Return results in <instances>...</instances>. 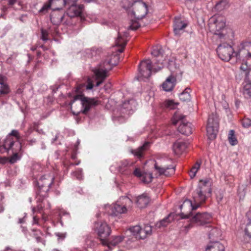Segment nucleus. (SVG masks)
I'll return each mask as SVG.
<instances>
[{
    "mask_svg": "<svg viewBox=\"0 0 251 251\" xmlns=\"http://www.w3.org/2000/svg\"><path fill=\"white\" fill-rule=\"evenodd\" d=\"M211 192V182L205 178L200 180L197 188L193 194V202L186 199L180 206L181 219H190L191 224L199 226H206L210 225L212 220L211 215L206 212L198 213L192 216V211L196 210L201 204L204 202L207 195Z\"/></svg>",
    "mask_w": 251,
    "mask_h": 251,
    "instance_id": "f257e3e1",
    "label": "nucleus"
},
{
    "mask_svg": "<svg viewBox=\"0 0 251 251\" xmlns=\"http://www.w3.org/2000/svg\"><path fill=\"white\" fill-rule=\"evenodd\" d=\"M118 57L115 54H111L99 66L93 70L95 79L97 81L95 86H99L107 76V73L112 66L116 65Z\"/></svg>",
    "mask_w": 251,
    "mask_h": 251,
    "instance_id": "f03ea898",
    "label": "nucleus"
},
{
    "mask_svg": "<svg viewBox=\"0 0 251 251\" xmlns=\"http://www.w3.org/2000/svg\"><path fill=\"white\" fill-rule=\"evenodd\" d=\"M21 139V136L19 131L12 130L1 144H0V151H7L9 150L16 152L20 151L22 148Z\"/></svg>",
    "mask_w": 251,
    "mask_h": 251,
    "instance_id": "7ed1b4c3",
    "label": "nucleus"
},
{
    "mask_svg": "<svg viewBox=\"0 0 251 251\" xmlns=\"http://www.w3.org/2000/svg\"><path fill=\"white\" fill-rule=\"evenodd\" d=\"M76 102L80 105V111H77L76 114L80 112L83 114H86L90 109L100 104V101L97 98H90L81 95H75L71 100L70 105L71 109L77 104Z\"/></svg>",
    "mask_w": 251,
    "mask_h": 251,
    "instance_id": "20e7f679",
    "label": "nucleus"
},
{
    "mask_svg": "<svg viewBox=\"0 0 251 251\" xmlns=\"http://www.w3.org/2000/svg\"><path fill=\"white\" fill-rule=\"evenodd\" d=\"M54 179L53 175L48 174L42 176L38 180L36 190V198L38 201H42L48 197V192L53 184Z\"/></svg>",
    "mask_w": 251,
    "mask_h": 251,
    "instance_id": "39448f33",
    "label": "nucleus"
},
{
    "mask_svg": "<svg viewBox=\"0 0 251 251\" xmlns=\"http://www.w3.org/2000/svg\"><path fill=\"white\" fill-rule=\"evenodd\" d=\"M132 201L128 197L124 196L121 197L117 202L111 205L106 206L108 208V213L111 216H117L126 212L127 208L130 207Z\"/></svg>",
    "mask_w": 251,
    "mask_h": 251,
    "instance_id": "423d86ee",
    "label": "nucleus"
},
{
    "mask_svg": "<svg viewBox=\"0 0 251 251\" xmlns=\"http://www.w3.org/2000/svg\"><path fill=\"white\" fill-rule=\"evenodd\" d=\"M172 122L175 126L179 124L178 131L182 134L188 136L192 133L191 124L186 120L185 116L176 113L172 118Z\"/></svg>",
    "mask_w": 251,
    "mask_h": 251,
    "instance_id": "0eeeda50",
    "label": "nucleus"
},
{
    "mask_svg": "<svg viewBox=\"0 0 251 251\" xmlns=\"http://www.w3.org/2000/svg\"><path fill=\"white\" fill-rule=\"evenodd\" d=\"M226 26L225 20L223 17H219L217 18L212 17L209 23L210 30L214 34L221 38L224 36L222 31Z\"/></svg>",
    "mask_w": 251,
    "mask_h": 251,
    "instance_id": "6e6552de",
    "label": "nucleus"
},
{
    "mask_svg": "<svg viewBox=\"0 0 251 251\" xmlns=\"http://www.w3.org/2000/svg\"><path fill=\"white\" fill-rule=\"evenodd\" d=\"M147 13V5L141 0H135L131 10L128 11V14H131L137 19L143 18Z\"/></svg>",
    "mask_w": 251,
    "mask_h": 251,
    "instance_id": "1a4fd4ad",
    "label": "nucleus"
},
{
    "mask_svg": "<svg viewBox=\"0 0 251 251\" xmlns=\"http://www.w3.org/2000/svg\"><path fill=\"white\" fill-rule=\"evenodd\" d=\"M218 128V119L216 115L212 114L209 116L207 121L206 130L208 139L213 140L216 137Z\"/></svg>",
    "mask_w": 251,
    "mask_h": 251,
    "instance_id": "9d476101",
    "label": "nucleus"
},
{
    "mask_svg": "<svg viewBox=\"0 0 251 251\" xmlns=\"http://www.w3.org/2000/svg\"><path fill=\"white\" fill-rule=\"evenodd\" d=\"M219 57L223 60L228 61L235 56V51L232 46L226 43L219 45L216 50Z\"/></svg>",
    "mask_w": 251,
    "mask_h": 251,
    "instance_id": "9b49d317",
    "label": "nucleus"
},
{
    "mask_svg": "<svg viewBox=\"0 0 251 251\" xmlns=\"http://www.w3.org/2000/svg\"><path fill=\"white\" fill-rule=\"evenodd\" d=\"M132 236L138 238L144 239L147 236L150 235L152 232V227L148 225H145L144 228H141L139 226H133L129 228Z\"/></svg>",
    "mask_w": 251,
    "mask_h": 251,
    "instance_id": "f8f14e48",
    "label": "nucleus"
},
{
    "mask_svg": "<svg viewBox=\"0 0 251 251\" xmlns=\"http://www.w3.org/2000/svg\"><path fill=\"white\" fill-rule=\"evenodd\" d=\"M95 228L101 244L105 245L107 242L106 240L104 239L108 237L111 232L110 229L108 225L105 222H96L95 224Z\"/></svg>",
    "mask_w": 251,
    "mask_h": 251,
    "instance_id": "ddd939ff",
    "label": "nucleus"
},
{
    "mask_svg": "<svg viewBox=\"0 0 251 251\" xmlns=\"http://www.w3.org/2000/svg\"><path fill=\"white\" fill-rule=\"evenodd\" d=\"M154 169L159 176L164 175L166 176H169L174 174L175 172V166L166 164L164 162L160 163L156 162L154 164Z\"/></svg>",
    "mask_w": 251,
    "mask_h": 251,
    "instance_id": "4468645a",
    "label": "nucleus"
},
{
    "mask_svg": "<svg viewBox=\"0 0 251 251\" xmlns=\"http://www.w3.org/2000/svg\"><path fill=\"white\" fill-rule=\"evenodd\" d=\"M235 56L239 59L251 57V42H245L241 43L238 47V52L235 51Z\"/></svg>",
    "mask_w": 251,
    "mask_h": 251,
    "instance_id": "2eb2a0df",
    "label": "nucleus"
},
{
    "mask_svg": "<svg viewBox=\"0 0 251 251\" xmlns=\"http://www.w3.org/2000/svg\"><path fill=\"white\" fill-rule=\"evenodd\" d=\"M163 50L160 47H155L153 48L151 54L153 56L157 57L154 65L155 71H158L162 68L164 65L167 63L166 59H163Z\"/></svg>",
    "mask_w": 251,
    "mask_h": 251,
    "instance_id": "dca6fc26",
    "label": "nucleus"
},
{
    "mask_svg": "<svg viewBox=\"0 0 251 251\" xmlns=\"http://www.w3.org/2000/svg\"><path fill=\"white\" fill-rule=\"evenodd\" d=\"M154 67H152L151 61L149 59L144 60L141 62L139 65L138 71L141 76L145 78H149L151 75L152 70L155 71L153 69Z\"/></svg>",
    "mask_w": 251,
    "mask_h": 251,
    "instance_id": "f3484780",
    "label": "nucleus"
},
{
    "mask_svg": "<svg viewBox=\"0 0 251 251\" xmlns=\"http://www.w3.org/2000/svg\"><path fill=\"white\" fill-rule=\"evenodd\" d=\"M187 23L181 18L176 17L174 20V31L176 35L179 36L187 26Z\"/></svg>",
    "mask_w": 251,
    "mask_h": 251,
    "instance_id": "a211bd4d",
    "label": "nucleus"
},
{
    "mask_svg": "<svg viewBox=\"0 0 251 251\" xmlns=\"http://www.w3.org/2000/svg\"><path fill=\"white\" fill-rule=\"evenodd\" d=\"M133 164L134 163L127 160L121 161L118 166V171L122 174L129 175L132 173L130 168Z\"/></svg>",
    "mask_w": 251,
    "mask_h": 251,
    "instance_id": "6ab92c4d",
    "label": "nucleus"
},
{
    "mask_svg": "<svg viewBox=\"0 0 251 251\" xmlns=\"http://www.w3.org/2000/svg\"><path fill=\"white\" fill-rule=\"evenodd\" d=\"M206 231L208 233L209 239L214 240L221 236V231L215 226L210 225L205 226Z\"/></svg>",
    "mask_w": 251,
    "mask_h": 251,
    "instance_id": "aec40b11",
    "label": "nucleus"
},
{
    "mask_svg": "<svg viewBox=\"0 0 251 251\" xmlns=\"http://www.w3.org/2000/svg\"><path fill=\"white\" fill-rule=\"evenodd\" d=\"M176 78L172 75H170L162 84L164 91L169 92L172 91L176 84Z\"/></svg>",
    "mask_w": 251,
    "mask_h": 251,
    "instance_id": "412c9836",
    "label": "nucleus"
},
{
    "mask_svg": "<svg viewBox=\"0 0 251 251\" xmlns=\"http://www.w3.org/2000/svg\"><path fill=\"white\" fill-rule=\"evenodd\" d=\"M187 147V144L183 141H177L173 146L174 153L177 155L181 154L184 152Z\"/></svg>",
    "mask_w": 251,
    "mask_h": 251,
    "instance_id": "4be33fe9",
    "label": "nucleus"
},
{
    "mask_svg": "<svg viewBox=\"0 0 251 251\" xmlns=\"http://www.w3.org/2000/svg\"><path fill=\"white\" fill-rule=\"evenodd\" d=\"M128 34L126 31L124 32L123 36L120 32L118 33V36L115 41V44L117 46L121 47L120 49H118L119 52H122L124 51V48L126 45V38L127 37Z\"/></svg>",
    "mask_w": 251,
    "mask_h": 251,
    "instance_id": "5701e85b",
    "label": "nucleus"
},
{
    "mask_svg": "<svg viewBox=\"0 0 251 251\" xmlns=\"http://www.w3.org/2000/svg\"><path fill=\"white\" fill-rule=\"evenodd\" d=\"M83 8V5L77 6L75 4H72L67 10V14L70 17L80 16L82 12Z\"/></svg>",
    "mask_w": 251,
    "mask_h": 251,
    "instance_id": "b1692460",
    "label": "nucleus"
},
{
    "mask_svg": "<svg viewBox=\"0 0 251 251\" xmlns=\"http://www.w3.org/2000/svg\"><path fill=\"white\" fill-rule=\"evenodd\" d=\"M58 2L60 3L62 5H65L66 4L65 0H49V3H45L39 10V13L41 14L46 13L51 5H56Z\"/></svg>",
    "mask_w": 251,
    "mask_h": 251,
    "instance_id": "393cba45",
    "label": "nucleus"
},
{
    "mask_svg": "<svg viewBox=\"0 0 251 251\" xmlns=\"http://www.w3.org/2000/svg\"><path fill=\"white\" fill-rule=\"evenodd\" d=\"M150 201V199L146 194H143L136 198V203L140 208L146 207Z\"/></svg>",
    "mask_w": 251,
    "mask_h": 251,
    "instance_id": "a878e982",
    "label": "nucleus"
},
{
    "mask_svg": "<svg viewBox=\"0 0 251 251\" xmlns=\"http://www.w3.org/2000/svg\"><path fill=\"white\" fill-rule=\"evenodd\" d=\"M64 14L63 12L60 11H54L50 16L51 22L55 25L59 24L63 21Z\"/></svg>",
    "mask_w": 251,
    "mask_h": 251,
    "instance_id": "bb28decb",
    "label": "nucleus"
},
{
    "mask_svg": "<svg viewBox=\"0 0 251 251\" xmlns=\"http://www.w3.org/2000/svg\"><path fill=\"white\" fill-rule=\"evenodd\" d=\"M224 245L217 241H211L207 246L205 251H224Z\"/></svg>",
    "mask_w": 251,
    "mask_h": 251,
    "instance_id": "cd10ccee",
    "label": "nucleus"
},
{
    "mask_svg": "<svg viewBox=\"0 0 251 251\" xmlns=\"http://www.w3.org/2000/svg\"><path fill=\"white\" fill-rule=\"evenodd\" d=\"M124 238V237L121 235L112 236L109 240H106L107 243L104 245L107 246L108 248L110 246H116L123 241Z\"/></svg>",
    "mask_w": 251,
    "mask_h": 251,
    "instance_id": "c85d7f7f",
    "label": "nucleus"
},
{
    "mask_svg": "<svg viewBox=\"0 0 251 251\" xmlns=\"http://www.w3.org/2000/svg\"><path fill=\"white\" fill-rule=\"evenodd\" d=\"M249 76H251V70L246 74V77H249ZM242 93L246 98L251 97V82L244 85L242 89Z\"/></svg>",
    "mask_w": 251,
    "mask_h": 251,
    "instance_id": "c756f323",
    "label": "nucleus"
},
{
    "mask_svg": "<svg viewBox=\"0 0 251 251\" xmlns=\"http://www.w3.org/2000/svg\"><path fill=\"white\" fill-rule=\"evenodd\" d=\"M150 145V143L149 142H146L142 146L137 150L133 151L132 152L135 156L140 158L143 156V152L149 149Z\"/></svg>",
    "mask_w": 251,
    "mask_h": 251,
    "instance_id": "7c9ffc66",
    "label": "nucleus"
},
{
    "mask_svg": "<svg viewBox=\"0 0 251 251\" xmlns=\"http://www.w3.org/2000/svg\"><path fill=\"white\" fill-rule=\"evenodd\" d=\"M190 88H186L181 94H180L179 96L180 100L183 101L190 100L191 99V96L190 94Z\"/></svg>",
    "mask_w": 251,
    "mask_h": 251,
    "instance_id": "2f4dec72",
    "label": "nucleus"
},
{
    "mask_svg": "<svg viewBox=\"0 0 251 251\" xmlns=\"http://www.w3.org/2000/svg\"><path fill=\"white\" fill-rule=\"evenodd\" d=\"M201 164V160H198L192 167L190 172V176L191 178H193L196 176L197 172L200 168Z\"/></svg>",
    "mask_w": 251,
    "mask_h": 251,
    "instance_id": "473e14b6",
    "label": "nucleus"
},
{
    "mask_svg": "<svg viewBox=\"0 0 251 251\" xmlns=\"http://www.w3.org/2000/svg\"><path fill=\"white\" fill-rule=\"evenodd\" d=\"M137 239H138V238H136L132 235H130L129 237L126 240V247L127 249H131L135 247L136 246V242Z\"/></svg>",
    "mask_w": 251,
    "mask_h": 251,
    "instance_id": "72a5a7b5",
    "label": "nucleus"
},
{
    "mask_svg": "<svg viewBox=\"0 0 251 251\" xmlns=\"http://www.w3.org/2000/svg\"><path fill=\"white\" fill-rule=\"evenodd\" d=\"M10 92L8 85L3 80H0V96L6 95Z\"/></svg>",
    "mask_w": 251,
    "mask_h": 251,
    "instance_id": "f704fd0d",
    "label": "nucleus"
},
{
    "mask_svg": "<svg viewBox=\"0 0 251 251\" xmlns=\"http://www.w3.org/2000/svg\"><path fill=\"white\" fill-rule=\"evenodd\" d=\"M169 218L170 216L165 218L159 222H157L155 224V228L157 229H161L166 227L170 223Z\"/></svg>",
    "mask_w": 251,
    "mask_h": 251,
    "instance_id": "c9c22d12",
    "label": "nucleus"
},
{
    "mask_svg": "<svg viewBox=\"0 0 251 251\" xmlns=\"http://www.w3.org/2000/svg\"><path fill=\"white\" fill-rule=\"evenodd\" d=\"M135 0H122L121 1V6L126 10H130L131 7H133Z\"/></svg>",
    "mask_w": 251,
    "mask_h": 251,
    "instance_id": "e433bc0d",
    "label": "nucleus"
},
{
    "mask_svg": "<svg viewBox=\"0 0 251 251\" xmlns=\"http://www.w3.org/2000/svg\"><path fill=\"white\" fill-rule=\"evenodd\" d=\"M228 140L230 144L234 146L238 143V141L235 135V131L233 130H230L228 133Z\"/></svg>",
    "mask_w": 251,
    "mask_h": 251,
    "instance_id": "4c0bfd02",
    "label": "nucleus"
},
{
    "mask_svg": "<svg viewBox=\"0 0 251 251\" xmlns=\"http://www.w3.org/2000/svg\"><path fill=\"white\" fill-rule=\"evenodd\" d=\"M152 178L153 177L151 174L143 173L141 179L143 182L149 183L152 181Z\"/></svg>",
    "mask_w": 251,
    "mask_h": 251,
    "instance_id": "58836bf2",
    "label": "nucleus"
},
{
    "mask_svg": "<svg viewBox=\"0 0 251 251\" xmlns=\"http://www.w3.org/2000/svg\"><path fill=\"white\" fill-rule=\"evenodd\" d=\"M136 103L135 101L134 100H130L125 102L123 104V107L125 109H127L128 110H132V107L131 105H135Z\"/></svg>",
    "mask_w": 251,
    "mask_h": 251,
    "instance_id": "ea45409f",
    "label": "nucleus"
},
{
    "mask_svg": "<svg viewBox=\"0 0 251 251\" xmlns=\"http://www.w3.org/2000/svg\"><path fill=\"white\" fill-rule=\"evenodd\" d=\"M248 217L250 220V222L247 224L245 232L246 235L251 238V216Z\"/></svg>",
    "mask_w": 251,
    "mask_h": 251,
    "instance_id": "a19ab883",
    "label": "nucleus"
},
{
    "mask_svg": "<svg viewBox=\"0 0 251 251\" xmlns=\"http://www.w3.org/2000/svg\"><path fill=\"white\" fill-rule=\"evenodd\" d=\"M18 151H12L13 154V155L10 157L8 160L10 163H14L17 160L20 159V156L18 155Z\"/></svg>",
    "mask_w": 251,
    "mask_h": 251,
    "instance_id": "79ce46f5",
    "label": "nucleus"
},
{
    "mask_svg": "<svg viewBox=\"0 0 251 251\" xmlns=\"http://www.w3.org/2000/svg\"><path fill=\"white\" fill-rule=\"evenodd\" d=\"M36 199H37L36 198ZM44 199H44L42 201H37V202L38 203H40L38 204V205L36 208L35 207L33 208L32 211H33V213H34L35 211H37L39 213L41 212V211H42L43 207L44 206L42 204L43 201Z\"/></svg>",
    "mask_w": 251,
    "mask_h": 251,
    "instance_id": "37998d69",
    "label": "nucleus"
},
{
    "mask_svg": "<svg viewBox=\"0 0 251 251\" xmlns=\"http://www.w3.org/2000/svg\"><path fill=\"white\" fill-rule=\"evenodd\" d=\"M79 163H80L79 161L75 163V164L73 163H71L69 161H64L63 165H64V168H66V170H64V172H66L67 173L69 171V168L71 166H74V165H78L79 164Z\"/></svg>",
    "mask_w": 251,
    "mask_h": 251,
    "instance_id": "c03bdc74",
    "label": "nucleus"
},
{
    "mask_svg": "<svg viewBox=\"0 0 251 251\" xmlns=\"http://www.w3.org/2000/svg\"><path fill=\"white\" fill-rule=\"evenodd\" d=\"M73 176H75L78 179H81L82 178V170L81 169H78L75 172L72 173Z\"/></svg>",
    "mask_w": 251,
    "mask_h": 251,
    "instance_id": "a18cd8bd",
    "label": "nucleus"
},
{
    "mask_svg": "<svg viewBox=\"0 0 251 251\" xmlns=\"http://www.w3.org/2000/svg\"><path fill=\"white\" fill-rule=\"evenodd\" d=\"M165 107L170 109H174L176 107V104L172 100H168L165 102Z\"/></svg>",
    "mask_w": 251,
    "mask_h": 251,
    "instance_id": "49530a36",
    "label": "nucleus"
},
{
    "mask_svg": "<svg viewBox=\"0 0 251 251\" xmlns=\"http://www.w3.org/2000/svg\"><path fill=\"white\" fill-rule=\"evenodd\" d=\"M243 126L248 128L251 126V120L249 118H244L241 121Z\"/></svg>",
    "mask_w": 251,
    "mask_h": 251,
    "instance_id": "de8ad7c7",
    "label": "nucleus"
},
{
    "mask_svg": "<svg viewBox=\"0 0 251 251\" xmlns=\"http://www.w3.org/2000/svg\"><path fill=\"white\" fill-rule=\"evenodd\" d=\"M94 86L93 81L90 78H88L87 81V85L86 86V89L87 90H91Z\"/></svg>",
    "mask_w": 251,
    "mask_h": 251,
    "instance_id": "09e8293b",
    "label": "nucleus"
},
{
    "mask_svg": "<svg viewBox=\"0 0 251 251\" xmlns=\"http://www.w3.org/2000/svg\"><path fill=\"white\" fill-rule=\"evenodd\" d=\"M48 32L45 30L42 29L41 30V39L44 41H47L48 40Z\"/></svg>",
    "mask_w": 251,
    "mask_h": 251,
    "instance_id": "8fccbe9b",
    "label": "nucleus"
},
{
    "mask_svg": "<svg viewBox=\"0 0 251 251\" xmlns=\"http://www.w3.org/2000/svg\"><path fill=\"white\" fill-rule=\"evenodd\" d=\"M133 174H134V175L135 176H136L141 178L142 177V176L143 174V173H142L140 169H139V168H135V169L133 171Z\"/></svg>",
    "mask_w": 251,
    "mask_h": 251,
    "instance_id": "3c124183",
    "label": "nucleus"
},
{
    "mask_svg": "<svg viewBox=\"0 0 251 251\" xmlns=\"http://www.w3.org/2000/svg\"><path fill=\"white\" fill-rule=\"evenodd\" d=\"M139 26V25H138V23H134L132 25H129L128 27V29L135 30L138 28Z\"/></svg>",
    "mask_w": 251,
    "mask_h": 251,
    "instance_id": "603ef678",
    "label": "nucleus"
},
{
    "mask_svg": "<svg viewBox=\"0 0 251 251\" xmlns=\"http://www.w3.org/2000/svg\"><path fill=\"white\" fill-rule=\"evenodd\" d=\"M55 235L58 237L59 239H64L66 237V233H55Z\"/></svg>",
    "mask_w": 251,
    "mask_h": 251,
    "instance_id": "864d4df0",
    "label": "nucleus"
},
{
    "mask_svg": "<svg viewBox=\"0 0 251 251\" xmlns=\"http://www.w3.org/2000/svg\"><path fill=\"white\" fill-rule=\"evenodd\" d=\"M8 158H6L5 157H0V163L5 164V163H6L8 161Z\"/></svg>",
    "mask_w": 251,
    "mask_h": 251,
    "instance_id": "5fc2aeb1",
    "label": "nucleus"
},
{
    "mask_svg": "<svg viewBox=\"0 0 251 251\" xmlns=\"http://www.w3.org/2000/svg\"><path fill=\"white\" fill-rule=\"evenodd\" d=\"M27 142L29 145L32 146L36 142V140L35 139H32L28 140Z\"/></svg>",
    "mask_w": 251,
    "mask_h": 251,
    "instance_id": "6e6d98bb",
    "label": "nucleus"
},
{
    "mask_svg": "<svg viewBox=\"0 0 251 251\" xmlns=\"http://www.w3.org/2000/svg\"><path fill=\"white\" fill-rule=\"evenodd\" d=\"M17 2V0H8V5L12 6Z\"/></svg>",
    "mask_w": 251,
    "mask_h": 251,
    "instance_id": "4d7b16f0",
    "label": "nucleus"
},
{
    "mask_svg": "<svg viewBox=\"0 0 251 251\" xmlns=\"http://www.w3.org/2000/svg\"><path fill=\"white\" fill-rule=\"evenodd\" d=\"M36 241H37L38 243H39V242H42V243H43V244L44 245H45V243H44L45 241H43V240H42V239L40 237H39V236H36Z\"/></svg>",
    "mask_w": 251,
    "mask_h": 251,
    "instance_id": "13d9d810",
    "label": "nucleus"
},
{
    "mask_svg": "<svg viewBox=\"0 0 251 251\" xmlns=\"http://www.w3.org/2000/svg\"><path fill=\"white\" fill-rule=\"evenodd\" d=\"M40 146H41L40 148L42 150H45L46 149V146L44 142H43V141L41 142Z\"/></svg>",
    "mask_w": 251,
    "mask_h": 251,
    "instance_id": "bf43d9fd",
    "label": "nucleus"
},
{
    "mask_svg": "<svg viewBox=\"0 0 251 251\" xmlns=\"http://www.w3.org/2000/svg\"><path fill=\"white\" fill-rule=\"evenodd\" d=\"M222 3H223V1H221L219 2L218 3H217V4L216 5V8L217 9H220V6L222 4Z\"/></svg>",
    "mask_w": 251,
    "mask_h": 251,
    "instance_id": "052dcab7",
    "label": "nucleus"
},
{
    "mask_svg": "<svg viewBox=\"0 0 251 251\" xmlns=\"http://www.w3.org/2000/svg\"><path fill=\"white\" fill-rule=\"evenodd\" d=\"M32 130H33L31 127H29L27 132H26L27 136L30 135L32 133Z\"/></svg>",
    "mask_w": 251,
    "mask_h": 251,
    "instance_id": "680f3d73",
    "label": "nucleus"
},
{
    "mask_svg": "<svg viewBox=\"0 0 251 251\" xmlns=\"http://www.w3.org/2000/svg\"><path fill=\"white\" fill-rule=\"evenodd\" d=\"M240 69H241V70H243V71H245L247 70V65H241V67H240Z\"/></svg>",
    "mask_w": 251,
    "mask_h": 251,
    "instance_id": "e2e57ef3",
    "label": "nucleus"
},
{
    "mask_svg": "<svg viewBox=\"0 0 251 251\" xmlns=\"http://www.w3.org/2000/svg\"><path fill=\"white\" fill-rule=\"evenodd\" d=\"M38 221V218H37L36 216L33 217V223L37 224Z\"/></svg>",
    "mask_w": 251,
    "mask_h": 251,
    "instance_id": "0e129e2a",
    "label": "nucleus"
},
{
    "mask_svg": "<svg viewBox=\"0 0 251 251\" xmlns=\"http://www.w3.org/2000/svg\"><path fill=\"white\" fill-rule=\"evenodd\" d=\"M60 220L61 221L62 220V219L63 218V216H65V215H67V216H68L69 214L68 213H63V215H62V213H61L60 214Z\"/></svg>",
    "mask_w": 251,
    "mask_h": 251,
    "instance_id": "69168bd1",
    "label": "nucleus"
},
{
    "mask_svg": "<svg viewBox=\"0 0 251 251\" xmlns=\"http://www.w3.org/2000/svg\"><path fill=\"white\" fill-rule=\"evenodd\" d=\"M4 210V207L1 204H0V213L2 212Z\"/></svg>",
    "mask_w": 251,
    "mask_h": 251,
    "instance_id": "338daca9",
    "label": "nucleus"
},
{
    "mask_svg": "<svg viewBox=\"0 0 251 251\" xmlns=\"http://www.w3.org/2000/svg\"><path fill=\"white\" fill-rule=\"evenodd\" d=\"M247 217H249L250 216H251V210L249 211L248 213H247Z\"/></svg>",
    "mask_w": 251,
    "mask_h": 251,
    "instance_id": "774afa93",
    "label": "nucleus"
}]
</instances>
